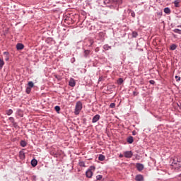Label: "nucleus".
Masks as SVG:
<instances>
[{
	"label": "nucleus",
	"mask_w": 181,
	"mask_h": 181,
	"mask_svg": "<svg viewBox=\"0 0 181 181\" xmlns=\"http://www.w3.org/2000/svg\"><path fill=\"white\" fill-rule=\"evenodd\" d=\"M170 161L173 168L177 170H181V162L177 157L171 158Z\"/></svg>",
	"instance_id": "obj_1"
},
{
	"label": "nucleus",
	"mask_w": 181,
	"mask_h": 181,
	"mask_svg": "<svg viewBox=\"0 0 181 181\" xmlns=\"http://www.w3.org/2000/svg\"><path fill=\"white\" fill-rule=\"evenodd\" d=\"M81 110H83V103H81V102L80 101H78L75 107V112H74L75 115H78Z\"/></svg>",
	"instance_id": "obj_2"
},
{
	"label": "nucleus",
	"mask_w": 181,
	"mask_h": 181,
	"mask_svg": "<svg viewBox=\"0 0 181 181\" xmlns=\"http://www.w3.org/2000/svg\"><path fill=\"white\" fill-rule=\"evenodd\" d=\"M95 170V167L90 166L88 170L86 172V177H88L89 179L93 177V173Z\"/></svg>",
	"instance_id": "obj_3"
},
{
	"label": "nucleus",
	"mask_w": 181,
	"mask_h": 181,
	"mask_svg": "<svg viewBox=\"0 0 181 181\" xmlns=\"http://www.w3.org/2000/svg\"><path fill=\"white\" fill-rule=\"evenodd\" d=\"M134 154L132 153V151H125L124 153V158H132V156Z\"/></svg>",
	"instance_id": "obj_4"
},
{
	"label": "nucleus",
	"mask_w": 181,
	"mask_h": 181,
	"mask_svg": "<svg viewBox=\"0 0 181 181\" xmlns=\"http://www.w3.org/2000/svg\"><path fill=\"white\" fill-rule=\"evenodd\" d=\"M136 168L137 170H139V172H142V170H144V166L141 163H136Z\"/></svg>",
	"instance_id": "obj_5"
},
{
	"label": "nucleus",
	"mask_w": 181,
	"mask_h": 181,
	"mask_svg": "<svg viewBox=\"0 0 181 181\" xmlns=\"http://www.w3.org/2000/svg\"><path fill=\"white\" fill-rule=\"evenodd\" d=\"M100 120V115H95L92 119L93 124H95V122Z\"/></svg>",
	"instance_id": "obj_6"
},
{
	"label": "nucleus",
	"mask_w": 181,
	"mask_h": 181,
	"mask_svg": "<svg viewBox=\"0 0 181 181\" xmlns=\"http://www.w3.org/2000/svg\"><path fill=\"white\" fill-rule=\"evenodd\" d=\"M109 3L120 5V4H122V0H109Z\"/></svg>",
	"instance_id": "obj_7"
},
{
	"label": "nucleus",
	"mask_w": 181,
	"mask_h": 181,
	"mask_svg": "<svg viewBox=\"0 0 181 181\" xmlns=\"http://www.w3.org/2000/svg\"><path fill=\"white\" fill-rule=\"evenodd\" d=\"M69 84L71 87H74V86H76V81H74V78H71L69 82Z\"/></svg>",
	"instance_id": "obj_8"
},
{
	"label": "nucleus",
	"mask_w": 181,
	"mask_h": 181,
	"mask_svg": "<svg viewBox=\"0 0 181 181\" xmlns=\"http://www.w3.org/2000/svg\"><path fill=\"white\" fill-rule=\"evenodd\" d=\"M23 47H25V46L23 44H21V43H18L16 45L17 50H22V49H23Z\"/></svg>",
	"instance_id": "obj_9"
},
{
	"label": "nucleus",
	"mask_w": 181,
	"mask_h": 181,
	"mask_svg": "<svg viewBox=\"0 0 181 181\" xmlns=\"http://www.w3.org/2000/svg\"><path fill=\"white\" fill-rule=\"evenodd\" d=\"M135 180L136 181H144V176H142L141 175H138L136 176Z\"/></svg>",
	"instance_id": "obj_10"
},
{
	"label": "nucleus",
	"mask_w": 181,
	"mask_h": 181,
	"mask_svg": "<svg viewBox=\"0 0 181 181\" xmlns=\"http://www.w3.org/2000/svg\"><path fill=\"white\" fill-rule=\"evenodd\" d=\"M31 165L33 168H35L37 165V160H36V159H33L31 160Z\"/></svg>",
	"instance_id": "obj_11"
},
{
	"label": "nucleus",
	"mask_w": 181,
	"mask_h": 181,
	"mask_svg": "<svg viewBox=\"0 0 181 181\" xmlns=\"http://www.w3.org/2000/svg\"><path fill=\"white\" fill-rule=\"evenodd\" d=\"M6 113L7 115H12V114H13V110H12V109L7 110Z\"/></svg>",
	"instance_id": "obj_12"
},
{
	"label": "nucleus",
	"mask_w": 181,
	"mask_h": 181,
	"mask_svg": "<svg viewBox=\"0 0 181 181\" xmlns=\"http://www.w3.org/2000/svg\"><path fill=\"white\" fill-rule=\"evenodd\" d=\"M179 4H180V0H175L174 1V5L176 8H179Z\"/></svg>",
	"instance_id": "obj_13"
},
{
	"label": "nucleus",
	"mask_w": 181,
	"mask_h": 181,
	"mask_svg": "<svg viewBox=\"0 0 181 181\" xmlns=\"http://www.w3.org/2000/svg\"><path fill=\"white\" fill-rule=\"evenodd\" d=\"M128 144H132L134 142V137L129 136L127 139Z\"/></svg>",
	"instance_id": "obj_14"
},
{
	"label": "nucleus",
	"mask_w": 181,
	"mask_h": 181,
	"mask_svg": "<svg viewBox=\"0 0 181 181\" xmlns=\"http://www.w3.org/2000/svg\"><path fill=\"white\" fill-rule=\"evenodd\" d=\"M5 62H4V59L0 58V70L4 67Z\"/></svg>",
	"instance_id": "obj_15"
},
{
	"label": "nucleus",
	"mask_w": 181,
	"mask_h": 181,
	"mask_svg": "<svg viewBox=\"0 0 181 181\" xmlns=\"http://www.w3.org/2000/svg\"><path fill=\"white\" fill-rule=\"evenodd\" d=\"M164 12H165V13H167V14L170 13V8H169L168 7L165 8Z\"/></svg>",
	"instance_id": "obj_16"
},
{
	"label": "nucleus",
	"mask_w": 181,
	"mask_h": 181,
	"mask_svg": "<svg viewBox=\"0 0 181 181\" xmlns=\"http://www.w3.org/2000/svg\"><path fill=\"white\" fill-rule=\"evenodd\" d=\"M103 49H104V50H110V49H111V46H110L108 45H105L103 46Z\"/></svg>",
	"instance_id": "obj_17"
},
{
	"label": "nucleus",
	"mask_w": 181,
	"mask_h": 181,
	"mask_svg": "<svg viewBox=\"0 0 181 181\" xmlns=\"http://www.w3.org/2000/svg\"><path fill=\"white\" fill-rule=\"evenodd\" d=\"M91 51L88 50V49H86L84 51V56L85 57H87V56H88L90 54Z\"/></svg>",
	"instance_id": "obj_18"
},
{
	"label": "nucleus",
	"mask_w": 181,
	"mask_h": 181,
	"mask_svg": "<svg viewBox=\"0 0 181 181\" xmlns=\"http://www.w3.org/2000/svg\"><path fill=\"white\" fill-rule=\"evenodd\" d=\"M21 146H23V148H25V146H26V145H28V144L26 143V141L22 140L21 141Z\"/></svg>",
	"instance_id": "obj_19"
},
{
	"label": "nucleus",
	"mask_w": 181,
	"mask_h": 181,
	"mask_svg": "<svg viewBox=\"0 0 181 181\" xmlns=\"http://www.w3.org/2000/svg\"><path fill=\"white\" fill-rule=\"evenodd\" d=\"M21 159H25V153L23 151H20Z\"/></svg>",
	"instance_id": "obj_20"
},
{
	"label": "nucleus",
	"mask_w": 181,
	"mask_h": 181,
	"mask_svg": "<svg viewBox=\"0 0 181 181\" xmlns=\"http://www.w3.org/2000/svg\"><path fill=\"white\" fill-rule=\"evenodd\" d=\"M99 160H105V156L104 155H100L98 157Z\"/></svg>",
	"instance_id": "obj_21"
},
{
	"label": "nucleus",
	"mask_w": 181,
	"mask_h": 181,
	"mask_svg": "<svg viewBox=\"0 0 181 181\" xmlns=\"http://www.w3.org/2000/svg\"><path fill=\"white\" fill-rule=\"evenodd\" d=\"M79 166H81L82 168H86V163H84V161H80L78 163Z\"/></svg>",
	"instance_id": "obj_22"
},
{
	"label": "nucleus",
	"mask_w": 181,
	"mask_h": 181,
	"mask_svg": "<svg viewBox=\"0 0 181 181\" xmlns=\"http://www.w3.org/2000/svg\"><path fill=\"white\" fill-rule=\"evenodd\" d=\"M176 47H177V46L175 44H173L171 46H170V50H176Z\"/></svg>",
	"instance_id": "obj_23"
},
{
	"label": "nucleus",
	"mask_w": 181,
	"mask_h": 181,
	"mask_svg": "<svg viewBox=\"0 0 181 181\" xmlns=\"http://www.w3.org/2000/svg\"><path fill=\"white\" fill-rule=\"evenodd\" d=\"M173 32L175 33H178L179 35H181V30H180V29H174Z\"/></svg>",
	"instance_id": "obj_24"
},
{
	"label": "nucleus",
	"mask_w": 181,
	"mask_h": 181,
	"mask_svg": "<svg viewBox=\"0 0 181 181\" xmlns=\"http://www.w3.org/2000/svg\"><path fill=\"white\" fill-rule=\"evenodd\" d=\"M35 84L33 83V82L30 81L28 82V87H30V88H33V87H34Z\"/></svg>",
	"instance_id": "obj_25"
},
{
	"label": "nucleus",
	"mask_w": 181,
	"mask_h": 181,
	"mask_svg": "<svg viewBox=\"0 0 181 181\" xmlns=\"http://www.w3.org/2000/svg\"><path fill=\"white\" fill-rule=\"evenodd\" d=\"M117 83L118 84H122V83H124V79H122V78H119L117 80Z\"/></svg>",
	"instance_id": "obj_26"
},
{
	"label": "nucleus",
	"mask_w": 181,
	"mask_h": 181,
	"mask_svg": "<svg viewBox=\"0 0 181 181\" xmlns=\"http://www.w3.org/2000/svg\"><path fill=\"white\" fill-rule=\"evenodd\" d=\"M30 91H32V89L30 88V87H28L26 88V93L27 94H30Z\"/></svg>",
	"instance_id": "obj_27"
},
{
	"label": "nucleus",
	"mask_w": 181,
	"mask_h": 181,
	"mask_svg": "<svg viewBox=\"0 0 181 181\" xmlns=\"http://www.w3.org/2000/svg\"><path fill=\"white\" fill-rule=\"evenodd\" d=\"M54 110L57 112H59V111H60V106H55Z\"/></svg>",
	"instance_id": "obj_28"
},
{
	"label": "nucleus",
	"mask_w": 181,
	"mask_h": 181,
	"mask_svg": "<svg viewBox=\"0 0 181 181\" xmlns=\"http://www.w3.org/2000/svg\"><path fill=\"white\" fill-rule=\"evenodd\" d=\"M96 179L97 180H101V179H103V175H97Z\"/></svg>",
	"instance_id": "obj_29"
},
{
	"label": "nucleus",
	"mask_w": 181,
	"mask_h": 181,
	"mask_svg": "<svg viewBox=\"0 0 181 181\" xmlns=\"http://www.w3.org/2000/svg\"><path fill=\"white\" fill-rule=\"evenodd\" d=\"M132 36H133V37H136V36H138V33L134 31V32L132 33Z\"/></svg>",
	"instance_id": "obj_30"
},
{
	"label": "nucleus",
	"mask_w": 181,
	"mask_h": 181,
	"mask_svg": "<svg viewBox=\"0 0 181 181\" xmlns=\"http://www.w3.org/2000/svg\"><path fill=\"white\" fill-rule=\"evenodd\" d=\"M8 119H9V121H11V122L12 124H13V122H15V119H14L13 117H9Z\"/></svg>",
	"instance_id": "obj_31"
},
{
	"label": "nucleus",
	"mask_w": 181,
	"mask_h": 181,
	"mask_svg": "<svg viewBox=\"0 0 181 181\" xmlns=\"http://www.w3.org/2000/svg\"><path fill=\"white\" fill-rule=\"evenodd\" d=\"M110 108H115V103H112L110 105Z\"/></svg>",
	"instance_id": "obj_32"
},
{
	"label": "nucleus",
	"mask_w": 181,
	"mask_h": 181,
	"mask_svg": "<svg viewBox=\"0 0 181 181\" xmlns=\"http://www.w3.org/2000/svg\"><path fill=\"white\" fill-rule=\"evenodd\" d=\"M105 34H104V33L101 32L99 33V36H100V37H104Z\"/></svg>",
	"instance_id": "obj_33"
},
{
	"label": "nucleus",
	"mask_w": 181,
	"mask_h": 181,
	"mask_svg": "<svg viewBox=\"0 0 181 181\" xmlns=\"http://www.w3.org/2000/svg\"><path fill=\"white\" fill-rule=\"evenodd\" d=\"M104 80V77L103 76H100L98 79V83H100V81H103Z\"/></svg>",
	"instance_id": "obj_34"
},
{
	"label": "nucleus",
	"mask_w": 181,
	"mask_h": 181,
	"mask_svg": "<svg viewBox=\"0 0 181 181\" xmlns=\"http://www.w3.org/2000/svg\"><path fill=\"white\" fill-rule=\"evenodd\" d=\"M131 16H132V18H135V12L131 11Z\"/></svg>",
	"instance_id": "obj_35"
},
{
	"label": "nucleus",
	"mask_w": 181,
	"mask_h": 181,
	"mask_svg": "<svg viewBox=\"0 0 181 181\" xmlns=\"http://www.w3.org/2000/svg\"><path fill=\"white\" fill-rule=\"evenodd\" d=\"M13 126L16 128V127H18V124L14 121L13 123Z\"/></svg>",
	"instance_id": "obj_36"
},
{
	"label": "nucleus",
	"mask_w": 181,
	"mask_h": 181,
	"mask_svg": "<svg viewBox=\"0 0 181 181\" xmlns=\"http://www.w3.org/2000/svg\"><path fill=\"white\" fill-rule=\"evenodd\" d=\"M149 83H150V84L153 85V84H155V81H153V80H150V81H149Z\"/></svg>",
	"instance_id": "obj_37"
},
{
	"label": "nucleus",
	"mask_w": 181,
	"mask_h": 181,
	"mask_svg": "<svg viewBox=\"0 0 181 181\" xmlns=\"http://www.w3.org/2000/svg\"><path fill=\"white\" fill-rule=\"evenodd\" d=\"M134 95H138V93L136 92H133Z\"/></svg>",
	"instance_id": "obj_38"
},
{
	"label": "nucleus",
	"mask_w": 181,
	"mask_h": 181,
	"mask_svg": "<svg viewBox=\"0 0 181 181\" xmlns=\"http://www.w3.org/2000/svg\"><path fill=\"white\" fill-rule=\"evenodd\" d=\"M119 158H124V155L120 154V155H119Z\"/></svg>",
	"instance_id": "obj_39"
},
{
	"label": "nucleus",
	"mask_w": 181,
	"mask_h": 181,
	"mask_svg": "<svg viewBox=\"0 0 181 181\" xmlns=\"http://www.w3.org/2000/svg\"><path fill=\"white\" fill-rule=\"evenodd\" d=\"M178 180H181V174L180 175Z\"/></svg>",
	"instance_id": "obj_40"
},
{
	"label": "nucleus",
	"mask_w": 181,
	"mask_h": 181,
	"mask_svg": "<svg viewBox=\"0 0 181 181\" xmlns=\"http://www.w3.org/2000/svg\"><path fill=\"white\" fill-rule=\"evenodd\" d=\"M177 81H180V78H178V79H177Z\"/></svg>",
	"instance_id": "obj_41"
},
{
	"label": "nucleus",
	"mask_w": 181,
	"mask_h": 181,
	"mask_svg": "<svg viewBox=\"0 0 181 181\" xmlns=\"http://www.w3.org/2000/svg\"><path fill=\"white\" fill-rule=\"evenodd\" d=\"M6 61H8V60H9V57H7V58L6 59Z\"/></svg>",
	"instance_id": "obj_42"
},
{
	"label": "nucleus",
	"mask_w": 181,
	"mask_h": 181,
	"mask_svg": "<svg viewBox=\"0 0 181 181\" xmlns=\"http://www.w3.org/2000/svg\"><path fill=\"white\" fill-rule=\"evenodd\" d=\"M4 54H8V52H4Z\"/></svg>",
	"instance_id": "obj_43"
},
{
	"label": "nucleus",
	"mask_w": 181,
	"mask_h": 181,
	"mask_svg": "<svg viewBox=\"0 0 181 181\" xmlns=\"http://www.w3.org/2000/svg\"><path fill=\"white\" fill-rule=\"evenodd\" d=\"M133 135H135V132H133Z\"/></svg>",
	"instance_id": "obj_44"
},
{
	"label": "nucleus",
	"mask_w": 181,
	"mask_h": 181,
	"mask_svg": "<svg viewBox=\"0 0 181 181\" xmlns=\"http://www.w3.org/2000/svg\"><path fill=\"white\" fill-rule=\"evenodd\" d=\"M177 28H181V25H178Z\"/></svg>",
	"instance_id": "obj_45"
},
{
	"label": "nucleus",
	"mask_w": 181,
	"mask_h": 181,
	"mask_svg": "<svg viewBox=\"0 0 181 181\" xmlns=\"http://www.w3.org/2000/svg\"><path fill=\"white\" fill-rule=\"evenodd\" d=\"M95 52H98V49H95Z\"/></svg>",
	"instance_id": "obj_46"
},
{
	"label": "nucleus",
	"mask_w": 181,
	"mask_h": 181,
	"mask_svg": "<svg viewBox=\"0 0 181 181\" xmlns=\"http://www.w3.org/2000/svg\"><path fill=\"white\" fill-rule=\"evenodd\" d=\"M177 77H178V76H175V78H177Z\"/></svg>",
	"instance_id": "obj_47"
}]
</instances>
